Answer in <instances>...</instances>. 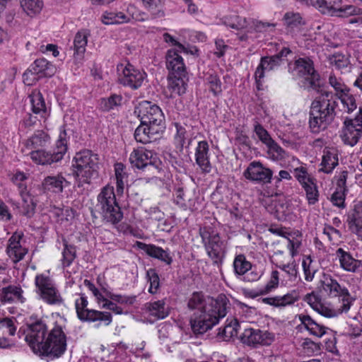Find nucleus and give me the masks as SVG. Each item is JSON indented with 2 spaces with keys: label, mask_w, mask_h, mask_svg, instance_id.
<instances>
[{
  "label": "nucleus",
  "mask_w": 362,
  "mask_h": 362,
  "mask_svg": "<svg viewBox=\"0 0 362 362\" xmlns=\"http://www.w3.org/2000/svg\"><path fill=\"white\" fill-rule=\"evenodd\" d=\"M37 76H52L55 73V67L45 59H36L29 67Z\"/></svg>",
  "instance_id": "nucleus-29"
},
{
  "label": "nucleus",
  "mask_w": 362,
  "mask_h": 362,
  "mask_svg": "<svg viewBox=\"0 0 362 362\" xmlns=\"http://www.w3.org/2000/svg\"><path fill=\"white\" fill-rule=\"evenodd\" d=\"M228 300L223 296L216 299L194 292L189 297L187 308L194 313L190 316V325L195 334H201L211 329L227 313Z\"/></svg>",
  "instance_id": "nucleus-1"
},
{
  "label": "nucleus",
  "mask_w": 362,
  "mask_h": 362,
  "mask_svg": "<svg viewBox=\"0 0 362 362\" xmlns=\"http://www.w3.org/2000/svg\"><path fill=\"white\" fill-rule=\"evenodd\" d=\"M362 8L356 7L354 5H345L343 6H338L337 13L334 14L339 17H348L350 16H361Z\"/></svg>",
  "instance_id": "nucleus-55"
},
{
  "label": "nucleus",
  "mask_w": 362,
  "mask_h": 362,
  "mask_svg": "<svg viewBox=\"0 0 362 362\" xmlns=\"http://www.w3.org/2000/svg\"><path fill=\"white\" fill-rule=\"evenodd\" d=\"M21 6L28 16H33L40 12L43 2L42 0H21Z\"/></svg>",
  "instance_id": "nucleus-47"
},
{
  "label": "nucleus",
  "mask_w": 362,
  "mask_h": 362,
  "mask_svg": "<svg viewBox=\"0 0 362 362\" xmlns=\"http://www.w3.org/2000/svg\"><path fill=\"white\" fill-rule=\"evenodd\" d=\"M209 146L206 141L198 142L195 150V161L202 173L207 174L211 171V164L209 160Z\"/></svg>",
  "instance_id": "nucleus-22"
},
{
  "label": "nucleus",
  "mask_w": 362,
  "mask_h": 362,
  "mask_svg": "<svg viewBox=\"0 0 362 362\" xmlns=\"http://www.w3.org/2000/svg\"><path fill=\"white\" fill-rule=\"evenodd\" d=\"M233 267L235 276H240L246 274L252 269V264L247 260L244 255L240 254L235 256Z\"/></svg>",
  "instance_id": "nucleus-40"
},
{
  "label": "nucleus",
  "mask_w": 362,
  "mask_h": 362,
  "mask_svg": "<svg viewBox=\"0 0 362 362\" xmlns=\"http://www.w3.org/2000/svg\"><path fill=\"white\" fill-rule=\"evenodd\" d=\"M293 175L298 182L301 181H309V179L313 177L303 166L296 168L293 170Z\"/></svg>",
  "instance_id": "nucleus-64"
},
{
  "label": "nucleus",
  "mask_w": 362,
  "mask_h": 362,
  "mask_svg": "<svg viewBox=\"0 0 362 362\" xmlns=\"http://www.w3.org/2000/svg\"><path fill=\"white\" fill-rule=\"evenodd\" d=\"M145 307L148 314L158 320L164 319L169 314L165 300L147 303Z\"/></svg>",
  "instance_id": "nucleus-31"
},
{
  "label": "nucleus",
  "mask_w": 362,
  "mask_h": 362,
  "mask_svg": "<svg viewBox=\"0 0 362 362\" xmlns=\"http://www.w3.org/2000/svg\"><path fill=\"white\" fill-rule=\"evenodd\" d=\"M49 139L48 134L42 131H37L25 141V145L28 149L38 150L39 148L45 146Z\"/></svg>",
  "instance_id": "nucleus-39"
},
{
  "label": "nucleus",
  "mask_w": 362,
  "mask_h": 362,
  "mask_svg": "<svg viewBox=\"0 0 362 362\" xmlns=\"http://www.w3.org/2000/svg\"><path fill=\"white\" fill-rule=\"evenodd\" d=\"M338 165V155L335 150H327L324 151L321 163V168L319 171L329 174Z\"/></svg>",
  "instance_id": "nucleus-36"
},
{
  "label": "nucleus",
  "mask_w": 362,
  "mask_h": 362,
  "mask_svg": "<svg viewBox=\"0 0 362 362\" xmlns=\"http://www.w3.org/2000/svg\"><path fill=\"white\" fill-rule=\"evenodd\" d=\"M185 76H180L179 74H171L168 77V88L170 91V98L175 95H180L186 91V83L184 81Z\"/></svg>",
  "instance_id": "nucleus-32"
},
{
  "label": "nucleus",
  "mask_w": 362,
  "mask_h": 362,
  "mask_svg": "<svg viewBox=\"0 0 362 362\" xmlns=\"http://www.w3.org/2000/svg\"><path fill=\"white\" fill-rule=\"evenodd\" d=\"M66 348V340L62 327L56 325L49 332L47 339L40 346L37 354L39 356H47L59 357L64 354Z\"/></svg>",
  "instance_id": "nucleus-8"
},
{
  "label": "nucleus",
  "mask_w": 362,
  "mask_h": 362,
  "mask_svg": "<svg viewBox=\"0 0 362 362\" xmlns=\"http://www.w3.org/2000/svg\"><path fill=\"white\" fill-rule=\"evenodd\" d=\"M285 24L291 28H298L305 23L302 16L298 13L287 12L284 16Z\"/></svg>",
  "instance_id": "nucleus-51"
},
{
  "label": "nucleus",
  "mask_w": 362,
  "mask_h": 362,
  "mask_svg": "<svg viewBox=\"0 0 362 362\" xmlns=\"http://www.w3.org/2000/svg\"><path fill=\"white\" fill-rule=\"evenodd\" d=\"M343 304L334 308L330 305L321 303L315 310L319 314L326 317H335L342 313H346L349 310H342Z\"/></svg>",
  "instance_id": "nucleus-43"
},
{
  "label": "nucleus",
  "mask_w": 362,
  "mask_h": 362,
  "mask_svg": "<svg viewBox=\"0 0 362 362\" xmlns=\"http://www.w3.org/2000/svg\"><path fill=\"white\" fill-rule=\"evenodd\" d=\"M306 199L310 205L316 204L319 200V192L316 185V182L311 184L309 187L305 189Z\"/></svg>",
  "instance_id": "nucleus-61"
},
{
  "label": "nucleus",
  "mask_w": 362,
  "mask_h": 362,
  "mask_svg": "<svg viewBox=\"0 0 362 362\" xmlns=\"http://www.w3.org/2000/svg\"><path fill=\"white\" fill-rule=\"evenodd\" d=\"M341 102L344 110L348 112H352L357 107L356 98L354 95L350 93V88L347 91L344 92L337 97Z\"/></svg>",
  "instance_id": "nucleus-44"
},
{
  "label": "nucleus",
  "mask_w": 362,
  "mask_h": 362,
  "mask_svg": "<svg viewBox=\"0 0 362 362\" xmlns=\"http://www.w3.org/2000/svg\"><path fill=\"white\" fill-rule=\"evenodd\" d=\"M322 290L331 297H338L340 304H343L342 310H349L354 298L351 297L349 290L341 286L338 281L330 275H324L321 280Z\"/></svg>",
  "instance_id": "nucleus-10"
},
{
  "label": "nucleus",
  "mask_w": 362,
  "mask_h": 362,
  "mask_svg": "<svg viewBox=\"0 0 362 362\" xmlns=\"http://www.w3.org/2000/svg\"><path fill=\"white\" fill-rule=\"evenodd\" d=\"M35 285L40 291L41 298L48 304L59 305L63 303L62 297L48 276L43 274L36 276Z\"/></svg>",
  "instance_id": "nucleus-18"
},
{
  "label": "nucleus",
  "mask_w": 362,
  "mask_h": 362,
  "mask_svg": "<svg viewBox=\"0 0 362 362\" xmlns=\"http://www.w3.org/2000/svg\"><path fill=\"white\" fill-rule=\"evenodd\" d=\"M275 266L284 272L289 280H296L298 274V265L294 260L291 262H284L282 259H276Z\"/></svg>",
  "instance_id": "nucleus-41"
},
{
  "label": "nucleus",
  "mask_w": 362,
  "mask_h": 362,
  "mask_svg": "<svg viewBox=\"0 0 362 362\" xmlns=\"http://www.w3.org/2000/svg\"><path fill=\"white\" fill-rule=\"evenodd\" d=\"M274 334L259 329H245L240 337L241 341L250 346H269L274 341Z\"/></svg>",
  "instance_id": "nucleus-20"
},
{
  "label": "nucleus",
  "mask_w": 362,
  "mask_h": 362,
  "mask_svg": "<svg viewBox=\"0 0 362 362\" xmlns=\"http://www.w3.org/2000/svg\"><path fill=\"white\" fill-rule=\"evenodd\" d=\"M288 71L294 77L303 79V86L308 90L322 93L320 75L315 70L313 62L309 58H299L288 64Z\"/></svg>",
  "instance_id": "nucleus-4"
},
{
  "label": "nucleus",
  "mask_w": 362,
  "mask_h": 362,
  "mask_svg": "<svg viewBox=\"0 0 362 362\" xmlns=\"http://www.w3.org/2000/svg\"><path fill=\"white\" fill-rule=\"evenodd\" d=\"M239 323L237 320H231L224 327L219 328L216 337L218 340L228 341L238 335Z\"/></svg>",
  "instance_id": "nucleus-38"
},
{
  "label": "nucleus",
  "mask_w": 362,
  "mask_h": 362,
  "mask_svg": "<svg viewBox=\"0 0 362 362\" xmlns=\"http://www.w3.org/2000/svg\"><path fill=\"white\" fill-rule=\"evenodd\" d=\"M160 133L161 132H152L148 125L141 123L135 130L134 138L138 142L148 144L153 140H156Z\"/></svg>",
  "instance_id": "nucleus-35"
},
{
  "label": "nucleus",
  "mask_w": 362,
  "mask_h": 362,
  "mask_svg": "<svg viewBox=\"0 0 362 362\" xmlns=\"http://www.w3.org/2000/svg\"><path fill=\"white\" fill-rule=\"evenodd\" d=\"M291 52V51L289 48L284 47L277 54L261 58L259 64L257 67L254 75L257 90H260L263 89L265 71L275 69L281 64L284 58Z\"/></svg>",
  "instance_id": "nucleus-11"
},
{
  "label": "nucleus",
  "mask_w": 362,
  "mask_h": 362,
  "mask_svg": "<svg viewBox=\"0 0 362 362\" xmlns=\"http://www.w3.org/2000/svg\"><path fill=\"white\" fill-rule=\"evenodd\" d=\"M31 110L40 118L46 119L49 116V109L47 107L42 94L39 90H34L30 95Z\"/></svg>",
  "instance_id": "nucleus-26"
},
{
  "label": "nucleus",
  "mask_w": 362,
  "mask_h": 362,
  "mask_svg": "<svg viewBox=\"0 0 362 362\" xmlns=\"http://www.w3.org/2000/svg\"><path fill=\"white\" fill-rule=\"evenodd\" d=\"M47 332V327L43 320H37L28 325L26 331H24V339L28 344L33 351L37 354L42 345Z\"/></svg>",
  "instance_id": "nucleus-16"
},
{
  "label": "nucleus",
  "mask_w": 362,
  "mask_h": 362,
  "mask_svg": "<svg viewBox=\"0 0 362 362\" xmlns=\"http://www.w3.org/2000/svg\"><path fill=\"white\" fill-rule=\"evenodd\" d=\"M129 161L134 168L147 170L153 174L158 171L159 162L156 155L146 148L134 149L130 154Z\"/></svg>",
  "instance_id": "nucleus-12"
},
{
  "label": "nucleus",
  "mask_w": 362,
  "mask_h": 362,
  "mask_svg": "<svg viewBox=\"0 0 362 362\" xmlns=\"http://www.w3.org/2000/svg\"><path fill=\"white\" fill-rule=\"evenodd\" d=\"M299 298V296L296 291H293L284 296H278L279 307H286L296 302Z\"/></svg>",
  "instance_id": "nucleus-60"
},
{
  "label": "nucleus",
  "mask_w": 362,
  "mask_h": 362,
  "mask_svg": "<svg viewBox=\"0 0 362 362\" xmlns=\"http://www.w3.org/2000/svg\"><path fill=\"white\" fill-rule=\"evenodd\" d=\"M122 97L120 95L112 94L109 98H102L99 103L100 109L108 112L122 103Z\"/></svg>",
  "instance_id": "nucleus-46"
},
{
  "label": "nucleus",
  "mask_w": 362,
  "mask_h": 362,
  "mask_svg": "<svg viewBox=\"0 0 362 362\" xmlns=\"http://www.w3.org/2000/svg\"><path fill=\"white\" fill-rule=\"evenodd\" d=\"M23 234L22 233H14L8 239L6 252L11 259L17 263L23 259L28 253V249L23 247L21 243Z\"/></svg>",
  "instance_id": "nucleus-21"
},
{
  "label": "nucleus",
  "mask_w": 362,
  "mask_h": 362,
  "mask_svg": "<svg viewBox=\"0 0 362 362\" xmlns=\"http://www.w3.org/2000/svg\"><path fill=\"white\" fill-rule=\"evenodd\" d=\"M361 212L362 202H359L354 205V212L348 216L346 222L351 231L362 237V216H360Z\"/></svg>",
  "instance_id": "nucleus-28"
},
{
  "label": "nucleus",
  "mask_w": 362,
  "mask_h": 362,
  "mask_svg": "<svg viewBox=\"0 0 362 362\" xmlns=\"http://www.w3.org/2000/svg\"><path fill=\"white\" fill-rule=\"evenodd\" d=\"M117 69L119 83L132 89L141 87L146 76L144 71L135 69L129 63L119 64L117 65Z\"/></svg>",
  "instance_id": "nucleus-13"
},
{
  "label": "nucleus",
  "mask_w": 362,
  "mask_h": 362,
  "mask_svg": "<svg viewBox=\"0 0 362 362\" xmlns=\"http://www.w3.org/2000/svg\"><path fill=\"white\" fill-rule=\"evenodd\" d=\"M340 267L348 272L356 273L362 270V262L354 259L351 255L339 247L336 251Z\"/></svg>",
  "instance_id": "nucleus-23"
},
{
  "label": "nucleus",
  "mask_w": 362,
  "mask_h": 362,
  "mask_svg": "<svg viewBox=\"0 0 362 362\" xmlns=\"http://www.w3.org/2000/svg\"><path fill=\"white\" fill-rule=\"evenodd\" d=\"M199 235L209 257L215 263L221 262L226 252V242L211 227L200 228Z\"/></svg>",
  "instance_id": "nucleus-7"
},
{
  "label": "nucleus",
  "mask_w": 362,
  "mask_h": 362,
  "mask_svg": "<svg viewBox=\"0 0 362 362\" xmlns=\"http://www.w3.org/2000/svg\"><path fill=\"white\" fill-rule=\"evenodd\" d=\"M328 83L334 88L336 97L349 89L341 78H337L332 74H330L329 76Z\"/></svg>",
  "instance_id": "nucleus-50"
},
{
  "label": "nucleus",
  "mask_w": 362,
  "mask_h": 362,
  "mask_svg": "<svg viewBox=\"0 0 362 362\" xmlns=\"http://www.w3.org/2000/svg\"><path fill=\"white\" fill-rule=\"evenodd\" d=\"M136 246L144 250L148 256L158 259L170 265L173 262V258L167 250L158 247L155 245L146 244L142 242L137 241Z\"/></svg>",
  "instance_id": "nucleus-24"
},
{
  "label": "nucleus",
  "mask_w": 362,
  "mask_h": 362,
  "mask_svg": "<svg viewBox=\"0 0 362 362\" xmlns=\"http://www.w3.org/2000/svg\"><path fill=\"white\" fill-rule=\"evenodd\" d=\"M312 264L313 260L310 256L303 258L302 267L305 274V279L307 281H311L313 279L314 275L317 271Z\"/></svg>",
  "instance_id": "nucleus-59"
},
{
  "label": "nucleus",
  "mask_w": 362,
  "mask_h": 362,
  "mask_svg": "<svg viewBox=\"0 0 362 362\" xmlns=\"http://www.w3.org/2000/svg\"><path fill=\"white\" fill-rule=\"evenodd\" d=\"M197 52V49L193 47L191 48H187L186 50L179 49H170L168 50L165 59L166 66L169 70L170 74H179L180 76H186V66L184 63L182 57L180 55L181 53L188 54L190 53L194 54Z\"/></svg>",
  "instance_id": "nucleus-19"
},
{
  "label": "nucleus",
  "mask_w": 362,
  "mask_h": 362,
  "mask_svg": "<svg viewBox=\"0 0 362 362\" xmlns=\"http://www.w3.org/2000/svg\"><path fill=\"white\" fill-rule=\"evenodd\" d=\"M100 19L105 25L122 24L130 21L128 16L120 11H105Z\"/></svg>",
  "instance_id": "nucleus-37"
},
{
  "label": "nucleus",
  "mask_w": 362,
  "mask_h": 362,
  "mask_svg": "<svg viewBox=\"0 0 362 362\" xmlns=\"http://www.w3.org/2000/svg\"><path fill=\"white\" fill-rule=\"evenodd\" d=\"M22 289L21 287L10 285L4 287L1 289L0 293V299L4 303H11L16 301L23 302V298L22 296Z\"/></svg>",
  "instance_id": "nucleus-34"
},
{
  "label": "nucleus",
  "mask_w": 362,
  "mask_h": 362,
  "mask_svg": "<svg viewBox=\"0 0 362 362\" xmlns=\"http://www.w3.org/2000/svg\"><path fill=\"white\" fill-rule=\"evenodd\" d=\"M77 316L81 321L104 322L108 325L112 322V315L108 312H101L87 308L88 300L86 297L81 296L75 302Z\"/></svg>",
  "instance_id": "nucleus-15"
},
{
  "label": "nucleus",
  "mask_w": 362,
  "mask_h": 362,
  "mask_svg": "<svg viewBox=\"0 0 362 362\" xmlns=\"http://www.w3.org/2000/svg\"><path fill=\"white\" fill-rule=\"evenodd\" d=\"M175 202L177 205L185 209L191 207V204L189 203V200H187L186 194L181 187L177 188L175 191Z\"/></svg>",
  "instance_id": "nucleus-62"
},
{
  "label": "nucleus",
  "mask_w": 362,
  "mask_h": 362,
  "mask_svg": "<svg viewBox=\"0 0 362 362\" xmlns=\"http://www.w3.org/2000/svg\"><path fill=\"white\" fill-rule=\"evenodd\" d=\"M96 210L101 214L103 220L112 224L119 222L123 214L116 202L113 187L107 185L102 188L97 197Z\"/></svg>",
  "instance_id": "nucleus-5"
},
{
  "label": "nucleus",
  "mask_w": 362,
  "mask_h": 362,
  "mask_svg": "<svg viewBox=\"0 0 362 362\" xmlns=\"http://www.w3.org/2000/svg\"><path fill=\"white\" fill-rule=\"evenodd\" d=\"M65 136V131L60 133L59 139L56 142L55 148L52 151H46L42 149L31 151L29 154L32 160L36 164L42 165H51L60 161L67 151Z\"/></svg>",
  "instance_id": "nucleus-9"
},
{
  "label": "nucleus",
  "mask_w": 362,
  "mask_h": 362,
  "mask_svg": "<svg viewBox=\"0 0 362 362\" xmlns=\"http://www.w3.org/2000/svg\"><path fill=\"white\" fill-rule=\"evenodd\" d=\"M254 132L258 139L266 146L273 141L269 132L257 121L254 124Z\"/></svg>",
  "instance_id": "nucleus-58"
},
{
  "label": "nucleus",
  "mask_w": 362,
  "mask_h": 362,
  "mask_svg": "<svg viewBox=\"0 0 362 362\" xmlns=\"http://www.w3.org/2000/svg\"><path fill=\"white\" fill-rule=\"evenodd\" d=\"M19 193L22 199L21 206H18L19 212L27 216L32 217L35 211L36 204L34 202L32 196L27 191V187L23 184L18 185Z\"/></svg>",
  "instance_id": "nucleus-25"
},
{
  "label": "nucleus",
  "mask_w": 362,
  "mask_h": 362,
  "mask_svg": "<svg viewBox=\"0 0 362 362\" xmlns=\"http://www.w3.org/2000/svg\"><path fill=\"white\" fill-rule=\"evenodd\" d=\"M335 100L317 98L310 105L309 125L312 132L317 134L325 130L331 124L336 115Z\"/></svg>",
  "instance_id": "nucleus-3"
},
{
  "label": "nucleus",
  "mask_w": 362,
  "mask_h": 362,
  "mask_svg": "<svg viewBox=\"0 0 362 362\" xmlns=\"http://www.w3.org/2000/svg\"><path fill=\"white\" fill-rule=\"evenodd\" d=\"M76 247L74 245L64 244V248L62 252L63 258L62 259V265L64 267H69L75 259Z\"/></svg>",
  "instance_id": "nucleus-52"
},
{
  "label": "nucleus",
  "mask_w": 362,
  "mask_h": 362,
  "mask_svg": "<svg viewBox=\"0 0 362 362\" xmlns=\"http://www.w3.org/2000/svg\"><path fill=\"white\" fill-rule=\"evenodd\" d=\"M145 7L151 12L153 18L163 16L164 13L159 7L161 5V0H143Z\"/></svg>",
  "instance_id": "nucleus-57"
},
{
  "label": "nucleus",
  "mask_w": 362,
  "mask_h": 362,
  "mask_svg": "<svg viewBox=\"0 0 362 362\" xmlns=\"http://www.w3.org/2000/svg\"><path fill=\"white\" fill-rule=\"evenodd\" d=\"M313 6L323 14L334 16L341 0H310Z\"/></svg>",
  "instance_id": "nucleus-33"
},
{
  "label": "nucleus",
  "mask_w": 362,
  "mask_h": 362,
  "mask_svg": "<svg viewBox=\"0 0 362 362\" xmlns=\"http://www.w3.org/2000/svg\"><path fill=\"white\" fill-rule=\"evenodd\" d=\"M243 176L252 182L267 185L272 182L273 171L264 166L260 161L254 160L250 163L244 170Z\"/></svg>",
  "instance_id": "nucleus-17"
},
{
  "label": "nucleus",
  "mask_w": 362,
  "mask_h": 362,
  "mask_svg": "<svg viewBox=\"0 0 362 362\" xmlns=\"http://www.w3.org/2000/svg\"><path fill=\"white\" fill-rule=\"evenodd\" d=\"M346 197V192L335 190V192L332 194L330 201L332 203L339 208H344V202Z\"/></svg>",
  "instance_id": "nucleus-63"
},
{
  "label": "nucleus",
  "mask_w": 362,
  "mask_h": 362,
  "mask_svg": "<svg viewBox=\"0 0 362 362\" xmlns=\"http://www.w3.org/2000/svg\"><path fill=\"white\" fill-rule=\"evenodd\" d=\"M88 33L86 30L78 31L74 40V54L82 55L86 51Z\"/></svg>",
  "instance_id": "nucleus-45"
},
{
  "label": "nucleus",
  "mask_w": 362,
  "mask_h": 362,
  "mask_svg": "<svg viewBox=\"0 0 362 362\" xmlns=\"http://www.w3.org/2000/svg\"><path fill=\"white\" fill-rule=\"evenodd\" d=\"M146 278L150 284L148 292L152 294L156 293L160 287V279L156 269H149L147 270Z\"/></svg>",
  "instance_id": "nucleus-53"
},
{
  "label": "nucleus",
  "mask_w": 362,
  "mask_h": 362,
  "mask_svg": "<svg viewBox=\"0 0 362 362\" xmlns=\"http://www.w3.org/2000/svg\"><path fill=\"white\" fill-rule=\"evenodd\" d=\"M69 182L62 175L47 176L42 181V185L44 190L60 193L63 191L64 187L67 185Z\"/></svg>",
  "instance_id": "nucleus-27"
},
{
  "label": "nucleus",
  "mask_w": 362,
  "mask_h": 362,
  "mask_svg": "<svg viewBox=\"0 0 362 362\" xmlns=\"http://www.w3.org/2000/svg\"><path fill=\"white\" fill-rule=\"evenodd\" d=\"M267 146L268 147V153L273 160H279L285 158V151L274 140Z\"/></svg>",
  "instance_id": "nucleus-56"
},
{
  "label": "nucleus",
  "mask_w": 362,
  "mask_h": 362,
  "mask_svg": "<svg viewBox=\"0 0 362 362\" xmlns=\"http://www.w3.org/2000/svg\"><path fill=\"white\" fill-rule=\"evenodd\" d=\"M223 23L226 25L235 30L243 29L247 26L246 18H241L237 15L225 16L223 18Z\"/></svg>",
  "instance_id": "nucleus-49"
},
{
  "label": "nucleus",
  "mask_w": 362,
  "mask_h": 362,
  "mask_svg": "<svg viewBox=\"0 0 362 362\" xmlns=\"http://www.w3.org/2000/svg\"><path fill=\"white\" fill-rule=\"evenodd\" d=\"M299 320L310 334L317 337H322L326 333L327 327L317 323L310 316L300 315Z\"/></svg>",
  "instance_id": "nucleus-30"
},
{
  "label": "nucleus",
  "mask_w": 362,
  "mask_h": 362,
  "mask_svg": "<svg viewBox=\"0 0 362 362\" xmlns=\"http://www.w3.org/2000/svg\"><path fill=\"white\" fill-rule=\"evenodd\" d=\"M15 319L9 317H4L0 319V331L4 335H14L16 331L15 325Z\"/></svg>",
  "instance_id": "nucleus-54"
},
{
  "label": "nucleus",
  "mask_w": 362,
  "mask_h": 362,
  "mask_svg": "<svg viewBox=\"0 0 362 362\" xmlns=\"http://www.w3.org/2000/svg\"><path fill=\"white\" fill-rule=\"evenodd\" d=\"M72 167L78 187H82L84 183L90 184L98 177V155L89 150L78 152L73 158Z\"/></svg>",
  "instance_id": "nucleus-2"
},
{
  "label": "nucleus",
  "mask_w": 362,
  "mask_h": 362,
  "mask_svg": "<svg viewBox=\"0 0 362 362\" xmlns=\"http://www.w3.org/2000/svg\"><path fill=\"white\" fill-rule=\"evenodd\" d=\"M143 124L148 125L152 132H163L165 129V117L161 109L149 101L144 100L135 109Z\"/></svg>",
  "instance_id": "nucleus-6"
},
{
  "label": "nucleus",
  "mask_w": 362,
  "mask_h": 362,
  "mask_svg": "<svg viewBox=\"0 0 362 362\" xmlns=\"http://www.w3.org/2000/svg\"><path fill=\"white\" fill-rule=\"evenodd\" d=\"M362 136V107L355 118L346 119L341 131V137L344 144L354 146Z\"/></svg>",
  "instance_id": "nucleus-14"
},
{
  "label": "nucleus",
  "mask_w": 362,
  "mask_h": 362,
  "mask_svg": "<svg viewBox=\"0 0 362 362\" xmlns=\"http://www.w3.org/2000/svg\"><path fill=\"white\" fill-rule=\"evenodd\" d=\"M287 243L286 247L289 250L290 255L292 258L298 254L299 249L302 245L301 234L298 233L296 236L288 235L286 237Z\"/></svg>",
  "instance_id": "nucleus-48"
},
{
  "label": "nucleus",
  "mask_w": 362,
  "mask_h": 362,
  "mask_svg": "<svg viewBox=\"0 0 362 362\" xmlns=\"http://www.w3.org/2000/svg\"><path fill=\"white\" fill-rule=\"evenodd\" d=\"M204 82L209 91L214 96H218L222 93V83L219 76L215 74H211L206 76Z\"/></svg>",
  "instance_id": "nucleus-42"
}]
</instances>
